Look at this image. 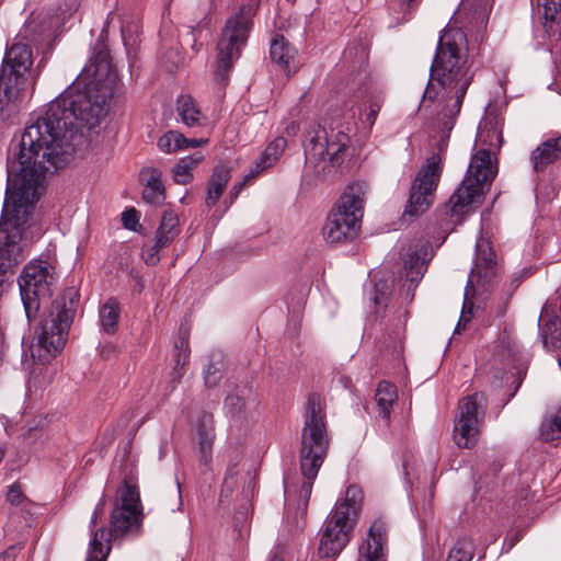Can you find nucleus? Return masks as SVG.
Listing matches in <instances>:
<instances>
[{"label":"nucleus","instance_id":"412c9836","mask_svg":"<svg viewBox=\"0 0 561 561\" xmlns=\"http://www.w3.org/2000/svg\"><path fill=\"white\" fill-rule=\"evenodd\" d=\"M491 9V0H462L458 14H465L470 23L480 28L485 27Z\"/></svg>","mask_w":561,"mask_h":561},{"label":"nucleus","instance_id":"6ab92c4d","mask_svg":"<svg viewBox=\"0 0 561 561\" xmlns=\"http://www.w3.org/2000/svg\"><path fill=\"white\" fill-rule=\"evenodd\" d=\"M176 113L180 121L187 127L203 126L207 123L197 103L191 95H180L176 100Z\"/></svg>","mask_w":561,"mask_h":561},{"label":"nucleus","instance_id":"7c9ffc66","mask_svg":"<svg viewBox=\"0 0 561 561\" xmlns=\"http://www.w3.org/2000/svg\"><path fill=\"white\" fill-rule=\"evenodd\" d=\"M540 436L546 442L561 437V411L543 420L540 426Z\"/></svg>","mask_w":561,"mask_h":561},{"label":"nucleus","instance_id":"f3484780","mask_svg":"<svg viewBox=\"0 0 561 561\" xmlns=\"http://www.w3.org/2000/svg\"><path fill=\"white\" fill-rule=\"evenodd\" d=\"M270 56L272 61L277 64L280 70L288 76L298 69V61L296 60L297 49L282 35H277L273 38Z\"/></svg>","mask_w":561,"mask_h":561},{"label":"nucleus","instance_id":"c85d7f7f","mask_svg":"<svg viewBox=\"0 0 561 561\" xmlns=\"http://www.w3.org/2000/svg\"><path fill=\"white\" fill-rule=\"evenodd\" d=\"M100 322L104 332L114 334L119 320V307L115 299H108L100 309Z\"/></svg>","mask_w":561,"mask_h":561},{"label":"nucleus","instance_id":"4468645a","mask_svg":"<svg viewBox=\"0 0 561 561\" xmlns=\"http://www.w3.org/2000/svg\"><path fill=\"white\" fill-rule=\"evenodd\" d=\"M483 399L482 393H474L459 402V414L455 421L454 438L461 448H472L478 442L480 422L483 415L481 407Z\"/></svg>","mask_w":561,"mask_h":561},{"label":"nucleus","instance_id":"a878e982","mask_svg":"<svg viewBox=\"0 0 561 561\" xmlns=\"http://www.w3.org/2000/svg\"><path fill=\"white\" fill-rule=\"evenodd\" d=\"M398 398L397 388L388 381H381L378 385L375 401L377 403L379 415L385 420H390L392 407Z\"/></svg>","mask_w":561,"mask_h":561},{"label":"nucleus","instance_id":"9b49d317","mask_svg":"<svg viewBox=\"0 0 561 561\" xmlns=\"http://www.w3.org/2000/svg\"><path fill=\"white\" fill-rule=\"evenodd\" d=\"M257 8V3H249L240 8L239 13L227 21L217 44L216 78L226 81L233 62L239 58L240 50L245 44L250 16Z\"/></svg>","mask_w":561,"mask_h":561},{"label":"nucleus","instance_id":"a211bd4d","mask_svg":"<svg viewBox=\"0 0 561 561\" xmlns=\"http://www.w3.org/2000/svg\"><path fill=\"white\" fill-rule=\"evenodd\" d=\"M140 180L145 185L144 199L151 205H160L165 198L161 173L154 168H145L140 172Z\"/></svg>","mask_w":561,"mask_h":561},{"label":"nucleus","instance_id":"7ed1b4c3","mask_svg":"<svg viewBox=\"0 0 561 561\" xmlns=\"http://www.w3.org/2000/svg\"><path fill=\"white\" fill-rule=\"evenodd\" d=\"M142 505L136 481L126 477L117 490V497L110 516V529L104 527L90 531L85 561H106L111 552V540L135 536L142 524Z\"/></svg>","mask_w":561,"mask_h":561},{"label":"nucleus","instance_id":"3c124183","mask_svg":"<svg viewBox=\"0 0 561 561\" xmlns=\"http://www.w3.org/2000/svg\"><path fill=\"white\" fill-rule=\"evenodd\" d=\"M249 179H250V178H248V179H245V178H244V181H243V182H240V183L236 184V185L232 187L231 193H230V194H231L232 199H234V198L238 196V194H239V193H240V191L242 190V186H243L244 182H247Z\"/></svg>","mask_w":561,"mask_h":561},{"label":"nucleus","instance_id":"f8f14e48","mask_svg":"<svg viewBox=\"0 0 561 561\" xmlns=\"http://www.w3.org/2000/svg\"><path fill=\"white\" fill-rule=\"evenodd\" d=\"M56 285L55 267L46 260L31 261L23 268L19 287L26 318H35L41 306L51 296Z\"/></svg>","mask_w":561,"mask_h":561},{"label":"nucleus","instance_id":"c756f323","mask_svg":"<svg viewBox=\"0 0 561 561\" xmlns=\"http://www.w3.org/2000/svg\"><path fill=\"white\" fill-rule=\"evenodd\" d=\"M203 159L201 153H194L182 158L174 168V180L179 184H186L191 181V170L197 165Z\"/></svg>","mask_w":561,"mask_h":561},{"label":"nucleus","instance_id":"79ce46f5","mask_svg":"<svg viewBox=\"0 0 561 561\" xmlns=\"http://www.w3.org/2000/svg\"><path fill=\"white\" fill-rule=\"evenodd\" d=\"M205 383L207 387H214L216 386L219 380L221 379V373L220 369L214 365L209 364L205 370Z\"/></svg>","mask_w":561,"mask_h":561},{"label":"nucleus","instance_id":"473e14b6","mask_svg":"<svg viewBox=\"0 0 561 561\" xmlns=\"http://www.w3.org/2000/svg\"><path fill=\"white\" fill-rule=\"evenodd\" d=\"M366 104L368 107L366 113V122L371 127L375 124L378 113L380 112L383 104L382 92L378 91L377 89L370 90L367 94Z\"/></svg>","mask_w":561,"mask_h":561},{"label":"nucleus","instance_id":"bb28decb","mask_svg":"<svg viewBox=\"0 0 561 561\" xmlns=\"http://www.w3.org/2000/svg\"><path fill=\"white\" fill-rule=\"evenodd\" d=\"M175 348L178 350V353L175 355V365L172 369L171 377L172 382L176 385L181 381L184 375V366L190 357L188 331L182 327L180 328V337L175 342Z\"/></svg>","mask_w":561,"mask_h":561},{"label":"nucleus","instance_id":"a19ab883","mask_svg":"<svg viewBox=\"0 0 561 561\" xmlns=\"http://www.w3.org/2000/svg\"><path fill=\"white\" fill-rule=\"evenodd\" d=\"M122 221L125 228L129 230H136L139 222V214L135 208L125 210L122 214Z\"/></svg>","mask_w":561,"mask_h":561},{"label":"nucleus","instance_id":"20e7f679","mask_svg":"<svg viewBox=\"0 0 561 561\" xmlns=\"http://www.w3.org/2000/svg\"><path fill=\"white\" fill-rule=\"evenodd\" d=\"M477 138L490 149H481L472 157L465 179L449 198L451 215H462L470 205L480 203L484 185L496 174L491 165V149L502 145V131L497 128L496 121L480 124Z\"/></svg>","mask_w":561,"mask_h":561},{"label":"nucleus","instance_id":"8fccbe9b","mask_svg":"<svg viewBox=\"0 0 561 561\" xmlns=\"http://www.w3.org/2000/svg\"><path fill=\"white\" fill-rule=\"evenodd\" d=\"M299 131V124L296 123V122H290L286 128H285V133L288 135V136H295L297 135V133Z\"/></svg>","mask_w":561,"mask_h":561},{"label":"nucleus","instance_id":"cd10ccee","mask_svg":"<svg viewBox=\"0 0 561 561\" xmlns=\"http://www.w3.org/2000/svg\"><path fill=\"white\" fill-rule=\"evenodd\" d=\"M179 232L180 227L178 215L172 210H165L156 233L159 247H168Z\"/></svg>","mask_w":561,"mask_h":561},{"label":"nucleus","instance_id":"f257e3e1","mask_svg":"<svg viewBox=\"0 0 561 561\" xmlns=\"http://www.w3.org/2000/svg\"><path fill=\"white\" fill-rule=\"evenodd\" d=\"M84 72L91 82L84 91L67 88L49 102L22 134L15 158L20 164L34 167L39 174H53L72 158L68 134L73 128L95 127L106 114V102L113 95L117 75L112 68L107 48L100 41Z\"/></svg>","mask_w":561,"mask_h":561},{"label":"nucleus","instance_id":"423d86ee","mask_svg":"<svg viewBox=\"0 0 561 561\" xmlns=\"http://www.w3.org/2000/svg\"><path fill=\"white\" fill-rule=\"evenodd\" d=\"M329 437L324 416L319 399L314 396L308 399L305 424L300 440V471L304 482L300 489V503L302 512H306L311 494L313 480L327 457Z\"/></svg>","mask_w":561,"mask_h":561},{"label":"nucleus","instance_id":"1a4fd4ad","mask_svg":"<svg viewBox=\"0 0 561 561\" xmlns=\"http://www.w3.org/2000/svg\"><path fill=\"white\" fill-rule=\"evenodd\" d=\"M360 490L351 485L345 499L336 503L325 520V527L319 543V554L323 558L336 557L350 541L359 510Z\"/></svg>","mask_w":561,"mask_h":561},{"label":"nucleus","instance_id":"37998d69","mask_svg":"<svg viewBox=\"0 0 561 561\" xmlns=\"http://www.w3.org/2000/svg\"><path fill=\"white\" fill-rule=\"evenodd\" d=\"M23 499L24 494L21 486L19 484H12L8 490L7 500L13 505H19L22 503Z\"/></svg>","mask_w":561,"mask_h":561},{"label":"nucleus","instance_id":"dca6fc26","mask_svg":"<svg viewBox=\"0 0 561 561\" xmlns=\"http://www.w3.org/2000/svg\"><path fill=\"white\" fill-rule=\"evenodd\" d=\"M561 159V135L540 142L529 156L533 170L543 172L550 164Z\"/></svg>","mask_w":561,"mask_h":561},{"label":"nucleus","instance_id":"58836bf2","mask_svg":"<svg viewBox=\"0 0 561 561\" xmlns=\"http://www.w3.org/2000/svg\"><path fill=\"white\" fill-rule=\"evenodd\" d=\"M392 287V282L388 280H378L375 284L376 295L374 297V301L376 305H381L383 299L390 294Z\"/></svg>","mask_w":561,"mask_h":561},{"label":"nucleus","instance_id":"b1692460","mask_svg":"<svg viewBox=\"0 0 561 561\" xmlns=\"http://www.w3.org/2000/svg\"><path fill=\"white\" fill-rule=\"evenodd\" d=\"M425 271L426 264L424 260H422L416 252L409 253L408 257L404 260V266L401 272V277H404L403 286H407L409 290L414 289L422 279Z\"/></svg>","mask_w":561,"mask_h":561},{"label":"nucleus","instance_id":"5701e85b","mask_svg":"<svg viewBox=\"0 0 561 561\" xmlns=\"http://www.w3.org/2000/svg\"><path fill=\"white\" fill-rule=\"evenodd\" d=\"M287 146V141L283 137L275 138L261 153L259 160L255 163V168L252 169L247 175L248 178H254L267 168L272 167L283 153Z\"/></svg>","mask_w":561,"mask_h":561},{"label":"nucleus","instance_id":"6e6d98bb","mask_svg":"<svg viewBox=\"0 0 561 561\" xmlns=\"http://www.w3.org/2000/svg\"><path fill=\"white\" fill-rule=\"evenodd\" d=\"M114 19V13L113 12H110L108 13V16H107V20H113Z\"/></svg>","mask_w":561,"mask_h":561},{"label":"nucleus","instance_id":"aec40b11","mask_svg":"<svg viewBox=\"0 0 561 561\" xmlns=\"http://www.w3.org/2000/svg\"><path fill=\"white\" fill-rule=\"evenodd\" d=\"M207 144V139L186 138L176 130H170L163 134L158 140V147L165 153H175L187 148L201 147Z\"/></svg>","mask_w":561,"mask_h":561},{"label":"nucleus","instance_id":"864d4df0","mask_svg":"<svg viewBox=\"0 0 561 561\" xmlns=\"http://www.w3.org/2000/svg\"><path fill=\"white\" fill-rule=\"evenodd\" d=\"M4 457V449L0 446V461L3 459Z\"/></svg>","mask_w":561,"mask_h":561},{"label":"nucleus","instance_id":"72a5a7b5","mask_svg":"<svg viewBox=\"0 0 561 561\" xmlns=\"http://www.w3.org/2000/svg\"><path fill=\"white\" fill-rule=\"evenodd\" d=\"M494 262V252L492 251L489 241L480 240L477 243L476 252V268L480 273V267L489 268Z\"/></svg>","mask_w":561,"mask_h":561},{"label":"nucleus","instance_id":"4be33fe9","mask_svg":"<svg viewBox=\"0 0 561 561\" xmlns=\"http://www.w3.org/2000/svg\"><path fill=\"white\" fill-rule=\"evenodd\" d=\"M252 397L253 392L250 388H236L225 399L224 410L226 415L232 419H240L244 416Z\"/></svg>","mask_w":561,"mask_h":561},{"label":"nucleus","instance_id":"39448f33","mask_svg":"<svg viewBox=\"0 0 561 561\" xmlns=\"http://www.w3.org/2000/svg\"><path fill=\"white\" fill-rule=\"evenodd\" d=\"M77 298V291L68 288L44 310L35 331V340L30 346L31 356L35 362L48 364L64 350L76 312Z\"/></svg>","mask_w":561,"mask_h":561},{"label":"nucleus","instance_id":"ddd939ff","mask_svg":"<svg viewBox=\"0 0 561 561\" xmlns=\"http://www.w3.org/2000/svg\"><path fill=\"white\" fill-rule=\"evenodd\" d=\"M442 173V160L437 154L430 157L414 179L404 214L417 216L427 210L434 201Z\"/></svg>","mask_w":561,"mask_h":561},{"label":"nucleus","instance_id":"ea45409f","mask_svg":"<svg viewBox=\"0 0 561 561\" xmlns=\"http://www.w3.org/2000/svg\"><path fill=\"white\" fill-rule=\"evenodd\" d=\"M164 247H159L158 239L152 247L142 251V259L147 265H156L160 261L159 251Z\"/></svg>","mask_w":561,"mask_h":561},{"label":"nucleus","instance_id":"2f4dec72","mask_svg":"<svg viewBox=\"0 0 561 561\" xmlns=\"http://www.w3.org/2000/svg\"><path fill=\"white\" fill-rule=\"evenodd\" d=\"M472 558L473 543L470 538L463 537L457 540L446 561H471Z\"/></svg>","mask_w":561,"mask_h":561},{"label":"nucleus","instance_id":"4c0bfd02","mask_svg":"<svg viewBox=\"0 0 561 561\" xmlns=\"http://www.w3.org/2000/svg\"><path fill=\"white\" fill-rule=\"evenodd\" d=\"M542 14L546 23L553 22L561 12V0H541Z\"/></svg>","mask_w":561,"mask_h":561},{"label":"nucleus","instance_id":"603ef678","mask_svg":"<svg viewBox=\"0 0 561 561\" xmlns=\"http://www.w3.org/2000/svg\"><path fill=\"white\" fill-rule=\"evenodd\" d=\"M469 320H470V318L466 316L465 311H462L461 317H460V320H459V322H458V324H457V327H456V331H457V332H459V331H460V327H461L462 321L466 323V322H468Z\"/></svg>","mask_w":561,"mask_h":561},{"label":"nucleus","instance_id":"0eeeda50","mask_svg":"<svg viewBox=\"0 0 561 561\" xmlns=\"http://www.w3.org/2000/svg\"><path fill=\"white\" fill-rule=\"evenodd\" d=\"M366 195V185L360 182L348 185L340 197L322 228L329 243H344L357 237Z\"/></svg>","mask_w":561,"mask_h":561},{"label":"nucleus","instance_id":"c03bdc74","mask_svg":"<svg viewBox=\"0 0 561 561\" xmlns=\"http://www.w3.org/2000/svg\"><path fill=\"white\" fill-rule=\"evenodd\" d=\"M236 471L232 468L227 470L226 477L222 483V492L229 491L231 492L236 485Z\"/></svg>","mask_w":561,"mask_h":561},{"label":"nucleus","instance_id":"9d476101","mask_svg":"<svg viewBox=\"0 0 561 561\" xmlns=\"http://www.w3.org/2000/svg\"><path fill=\"white\" fill-rule=\"evenodd\" d=\"M32 65L33 54L27 44L15 42L7 49L0 69L1 113L19 99Z\"/></svg>","mask_w":561,"mask_h":561},{"label":"nucleus","instance_id":"e433bc0d","mask_svg":"<svg viewBox=\"0 0 561 561\" xmlns=\"http://www.w3.org/2000/svg\"><path fill=\"white\" fill-rule=\"evenodd\" d=\"M215 438H199L198 443V460L203 466H208L213 459V445Z\"/></svg>","mask_w":561,"mask_h":561},{"label":"nucleus","instance_id":"a18cd8bd","mask_svg":"<svg viewBox=\"0 0 561 561\" xmlns=\"http://www.w3.org/2000/svg\"><path fill=\"white\" fill-rule=\"evenodd\" d=\"M22 549L20 546H11L2 554L0 561H15L18 552Z\"/></svg>","mask_w":561,"mask_h":561},{"label":"nucleus","instance_id":"2eb2a0df","mask_svg":"<svg viewBox=\"0 0 561 561\" xmlns=\"http://www.w3.org/2000/svg\"><path fill=\"white\" fill-rule=\"evenodd\" d=\"M388 557V525L381 519H375L367 530L366 538L358 547L357 561H387Z\"/></svg>","mask_w":561,"mask_h":561},{"label":"nucleus","instance_id":"6e6552de","mask_svg":"<svg viewBox=\"0 0 561 561\" xmlns=\"http://www.w3.org/2000/svg\"><path fill=\"white\" fill-rule=\"evenodd\" d=\"M348 136L344 131L313 127L304 142L306 165L316 175L325 176L341 168L348 151Z\"/></svg>","mask_w":561,"mask_h":561},{"label":"nucleus","instance_id":"de8ad7c7","mask_svg":"<svg viewBox=\"0 0 561 561\" xmlns=\"http://www.w3.org/2000/svg\"><path fill=\"white\" fill-rule=\"evenodd\" d=\"M122 39L125 47H131L135 44V39L131 34V26H122Z\"/></svg>","mask_w":561,"mask_h":561},{"label":"nucleus","instance_id":"09e8293b","mask_svg":"<svg viewBox=\"0 0 561 561\" xmlns=\"http://www.w3.org/2000/svg\"><path fill=\"white\" fill-rule=\"evenodd\" d=\"M104 505H105V500L104 497H102L100 500V502L96 504L95 508H94V512L91 516V519H90V527H92L93 525L96 524L100 515L103 513V510H104Z\"/></svg>","mask_w":561,"mask_h":561},{"label":"nucleus","instance_id":"5fc2aeb1","mask_svg":"<svg viewBox=\"0 0 561 561\" xmlns=\"http://www.w3.org/2000/svg\"><path fill=\"white\" fill-rule=\"evenodd\" d=\"M176 488H178V493H179V500L181 501V490H180V484L179 483L176 484Z\"/></svg>","mask_w":561,"mask_h":561},{"label":"nucleus","instance_id":"f03ea898","mask_svg":"<svg viewBox=\"0 0 561 561\" xmlns=\"http://www.w3.org/2000/svg\"><path fill=\"white\" fill-rule=\"evenodd\" d=\"M466 51V35L461 30L449 28L443 33L431 66V80L420 105L426 108L427 102L435 103L434 128L442 140L449 137L474 77Z\"/></svg>","mask_w":561,"mask_h":561},{"label":"nucleus","instance_id":"4d7b16f0","mask_svg":"<svg viewBox=\"0 0 561 561\" xmlns=\"http://www.w3.org/2000/svg\"><path fill=\"white\" fill-rule=\"evenodd\" d=\"M2 337H3V332H2V331H0V339H2Z\"/></svg>","mask_w":561,"mask_h":561},{"label":"nucleus","instance_id":"f704fd0d","mask_svg":"<svg viewBox=\"0 0 561 561\" xmlns=\"http://www.w3.org/2000/svg\"><path fill=\"white\" fill-rule=\"evenodd\" d=\"M197 439L215 438L214 416L211 413L202 412L195 424Z\"/></svg>","mask_w":561,"mask_h":561},{"label":"nucleus","instance_id":"c9c22d12","mask_svg":"<svg viewBox=\"0 0 561 561\" xmlns=\"http://www.w3.org/2000/svg\"><path fill=\"white\" fill-rule=\"evenodd\" d=\"M414 2L415 0H392L391 10L400 14L396 18L398 24L409 20Z\"/></svg>","mask_w":561,"mask_h":561},{"label":"nucleus","instance_id":"393cba45","mask_svg":"<svg viewBox=\"0 0 561 561\" xmlns=\"http://www.w3.org/2000/svg\"><path fill=\"white\" fill-rule=\"evenodd\" d=\"M229 180L230 170L227 167L218 165L214 169L209 179L206 196V205L208 207H213L217 204Z\"/></svg>","mask_w":561,"mask_h":561},{"label":"nucleus","instance_id":"49530a36","mask_svg":"<svg viewBox=\"0 0 561 561\" xmlns=\"http://www.w3.org/2000/svg\"><path fill=\"white\" fill-rule=\"evenodd\" d=\"M51 381V375L47 374V369L45 370V376L43 377V380H37V376L35 375V370L32 373V378L30 379L28 383L34 385V387H45Z\"/></svg>","mask_w":561,"mask_h":561}]
</instances>
